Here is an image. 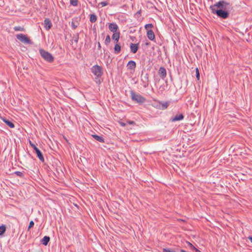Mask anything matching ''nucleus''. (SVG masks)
I'll use <instances>...</instances> for the list:
<instances>
[{
    "label": "nucleus",
    "instance_id": "nucleus-1",
    "mask_svg": "<svg viewBox=\"0 0 252 252\" xmlns=\"http://www.w3.org/2000/svg\"><path fill=\"white\" fill-rule=\"evenodd\" d=\"M211 13L219 18L226 19L229 17L230 11L233 9L232 4L225 0H220L209 7Z\"/></svg>",
    "mask_w": 252,
    "mask_h": 252
},
{
    "label": "nucleus",
    "instance_id": "nucleus-2",
    "mask_svg": "<svg viewBox=\"0 0 252 252\" xmlns=\"http://www.w3.org/2000/svg\"><path fill=\"white\" fill-rule=\"evenodd\" d=\"M131 98L132 101L139 104H143L145 102L146 99L142 95L139 94H136L134 91L131 90L130 92Z\"/></svg>",
    "mask_w": 252,
    "mask_h": 252
},
{
    "label": "nucleus",
    "instance_id": "nucleus-3",
    "mask_svg": "<svg viewBox=\"0 0 252 252\" xmlns=\"http://www.w3.org/2000/svg\"><path fill=\"white\" fill-rule=\"evenodd\" d=\"M39 52L41 57L47 62L52 63L54 61V57L53 56L43 49H40Z\"/></svg>",
    "mask_w": 252,
    "mask_h": 252
},
{
    "label": "nucleus",
    "instance_id": "nucleus-4",
    "mask_svg": "<svg viewBox=\"0 0 252 252\" xmlns=\"http://www.w3.org/2000/svg\"><path fill=\"white\" fill-rule=\"evenodd\" d=\"M91 72L95 76V79L100 78L103 74L102 67L98 65H94L91 68Z\"/></svg>",
    "mask_w": 252,
    "mask_h": 252
},
{
    "label": "nucleus",
    "instance_id": "nucleus-5",
    "mask_svg": "<svg viewBox=\"0 0 252 252\" xmlns=\"http://www.w3.org/2000/svg\"><path fill=\"white\" fill-rule=\"evenodd\" d=\"M16 38L21 42L26 44H32V42L31 39L26 35L24 34H18L16 35Z\"/></svg>",
    "mask_w": 252,
    "mask_h": 252
},
{
    "label": "nucleus",
    "instance_id": "nucleus-6",
    "mask_svg": "<svg viewBox=\"0 0 252 252\" xmlns=\"http://www.w3.org/2000/svg\"><path fill=\"white\" fill-rule=\"evenodd\" d=\"M141 84L143 86L144 88H146L149 86V74L146 73L144 76V78H141Z\"/></svg>",
    "mask_w": 252,
    "mask_h": 252
},
{
    "label": "nucleus",
    "instance_id": "nucleus-7",
    "mask_svg": "<svg viewBox=\"0 0 252 252\" xmlns=\"http://www.w3.org/2000/svg\"><path fill=\"white\" fill-rule=\"evenodd\" d=\"M158 74L159 75L161 79L164 80L166 77V70L164 67L161 66L159 67L158 71Z\"/></svg>",
    "mask_w": 252,
    "mask_h": 252
},
{
    "label": "nucleus",
    "instance_id": "nucleus-8",
    "mask_svg": "<svg viewBox=\"0 0 252 252\" xmlns=\"http://www.w3.org/2000/svg\"><path fill=\"white\" fill-rule=\"evenodd\" d=\"M169 105L168 101L159 102V105H157V108L161 110H165L167 109Z\"/></svg>",
    "mask_w": 252,
    "mask_h": 252
},
{
    "label": "nucleus",
    "instance_id": "nucleus-9",
    "mask_svg": "<svg viewBox=\"0 0 252 252\" xmlns=\"http://www.w3.org/2000/svg\"><path fill=\"white\" fill-rule=\"evenodd\" d=\"M44 28L47 31L49 30L52 27V23L48 18H46L44 21Z\"/></svg>",
    "mask_w": 252,
    "mask_h": 252
},
{
    "label": "nucleus",
    "instance_id": "nucleus-10",
    "mask_svg": "<svg viewBox=\"0 0 252 252\" xmlns=\"http://www.w3.org/2000/svg\"><path fill=\"white\" fill-rule=\"evenodd\" d=\"M184 118V116L183 114H179L176 115L175 117L171 118L170 119V121L171 122H174L176 121H181Z\"/></svg>",
    "mask_w": 252,
    "mask_h": 252
},
{
    "label": "nucleus",
    "instance_id": "nucleus-11",
    "mask_svg": "<svg viewBox=\"0 0 252 252\" xmlns=\"http://www.w3.org/2000/svg\"><path fill=\"white\" fill-rule=\"evenodd\" d=\"M130 52L133 54H135L139 49V43L134 44L130 43Z\"/></svg>",
    "mask_w": 252,
    "mask_h": 252
},
{
    "label": "nucleus",
    "instance_id": "nucleus-12",
    "mask_svg": "<svg viewBox=\"0 0 252 252\" xmlns=\"http://www.w3.org/2000/svg\"><path fill=\"white\" fill-rule=\"evenodd\" d=\"M108 28L111 32H113V33H116L118 30V26L116 23H112L109 25Z\"/></svg>",
    "mask_w": 252,
    "mask_h": 252
},
{
    "label": "nucleus",
    "instance_id": "nucleus-13",
    "mask_svg": "<svg viewBox=\"0 0 252 252\" xmlns=\"http://www.w3.org/2000/svg\"><path fill=\"white\" fill-rule=\"evenodd\" d=\"M35 152L36 153L37 155V157L38 158L42 161H44V158L43 157V156L42 155V153L39 150L38 148H36L34 150Z\"/></svg>",
    "mask_w": 252,
    "mask_h": 252
},
{
    "label": "nucleus",
    "instance_id": "nucleus-14",
    "mask_svg": "<svg viewBox=\"0 0 252 252\" xmlns=\"http://www.w3.org/2000/svg\"><path fill=\"white\" fill-rule=\"evenodd\" d=\"M147 36L149 39L153 41L155 39V35L154 32L152 30H148Z\"/></svg>",
    "mask_w": 252,
    "mask_h": 252
},
{
    "label": "nucleus",
    "instance_id": "nucleus-15",
    "mask_svg": "<svg viewBox=\"0 0 252 252\" xmlns=\"http://www.w3.org/2000/svg\"><path fill=\"white\" fill-rule=\"evenodd\" d=\"M50 240L49 236H45L41 240L40 242L44 246H47Z\"/></svg>",
    "mask_w": 252,
    "mask_h": 252
},
{
    "label": "nucleus",
    "instance_id": "nucleus-16",
    "mask_svg": "<svg viewBox=\"0 0 252 252\" xmlns=\"http://www.w3.org/2000/svg\"><path fill=\"white\" fill-rule=\"evenodd\" d=\"M92 136L94 138L95 140L101 143H104V139L103 136H99L96 134H92Z\"/></svg>",
    "mask_w": 252,
    "mask_h": 252
},
{
    "label": "nucleus",
    "instance_id": "nucleus-17",
    "mask_svg": "<svg viewBox=\"0 0 252 252\" xmlns=\"http://www.w3.org/2000/svg\"><path fill=\"white\" fill-rule=\"evenodd\" d=\"M127 66H128V68L130 69H134L136 67V64L134 61H130L128 62Z\"/></svg>",
    "mask_w": 252,
    "mask_h": 252
},
{
    "label": "nucleus",
    "instance_id": "nucleus-18",
    "mask_svg": "<svg viewBox=\"0 0 252 252\" xmlns=\"http://www.w3.org/2000/svg\"><path fill=\"white\" fill-rule=\"evenodd\" d=\"M3 121L10 128H14L15 127L14 124L11 121L6 118H3Z\"/></svg>",
    "mask_w": 252,
    "mask_h": 252
},
{
    "label": "nucleus",
    "instance_id": "nucleus-19",
    "mask_svg": "<svg viewBox=\"0 0 252 252\" xmlns=\"http://www.w3.org/2000/svg\"><path fill=\"white\" fill-rule=\"evenodd\" d=\"M121 47L119 44L117 43L115 44L114 47V53L116 54H119L121 52Z\"/></svg>",
    "mask_w": 252,
    "mask_h": 252
},
{
    "label": "nucleus",
    "instance_id": "nucleus-20",
    "mask_svg": "<svg viewBox=\"0 0 252 252\" xmlns=\"http://www.w3.org/2000/svg\"><path fill=\"white\" fill-rule=\"evenodd\" d=\"M112 38L117 43L119 41L120 38V32L114 33L112 35Z\"/></svg>",
    "mask_w": 252,
    "mask_h": 252
},
{
    "label": "nucleus",
    "instance_id": "nucleus-21",
    "mask_svg": "<svg viewBox=\"0 0 252 252\" xmlns=\"http://www.w3.org/2000/svg\"><path fill=\"white\" fill-rule=\"evenodd\" d=\"M90 21L92 23H94L97 20V16L95 14H92L89 15Z\"/></svg>",
    "mask_w": 252,
    "mask_h": 252
},
{
    "label": "nucleus",
    "instance_id": "nucleus-22",
    "mask_svg": "<svg viewBox=\"0 0 252 252\" xmlns=\"http://www.w3.org/2000/svg\"><path fill=\"white\" fill-rule=\"evenodd\" d=\"M6 231V226L5 225L2 224L0 226V236L2 235Z\"/></svg>",
    "mask_w": 252,
    "mask_h": 252
},
{
    "label": "nucleus",
    "instance_id": "nucleus-23",
    "mask_svg": "<svg viewBox=\"0 0 252 252\" xmlns=\"http://www.w3.org/2000/svg\"><path fill=\"white\" fill-rule=\"evenodd\" d=\"M78 25H79V23L77 21H76L75 22L73 21V19H72L71 25V27L73 29H76L77 28Z\"/></svg>",
    "mask_w": 252,
    "mask_h": 252
},
{
    "label": "nucleus",
    "instance_id": "nucleus-24",
    "mask_svg": "<svg viewBox=\"0 0 252 252\" xmlns=\"http://www.w3.org/2000/svg\"><path fill=\"white\" fill-rule=\"evenodd\" d=\"M13 29H14L15 31L24 32L25 30V29L23 27H21V26L14 27Z\"/></svg>",
    "mask_w": 252,
    "mask_h": 252
},
{
    "label": "nucleus",
    "instance_id": "nucleus-25",
    "mask_svg": "<svg viewBox=\"0 0 252 252\" xmlns=\"http://www.w3.org/2000/svg\"><path fill=\"white\" fill-rule=\"evenodd\" d=\"M79 38V33H77L73 35L72 40H73L76 43H77L78 42Z\"/></svg>",
    "mask_w": 252,
    "mask_h": 252
},
{
    "label": "nucleus",
    "instance_id": "nucleus-26",
    "mask_svg": "<svg viewBox=\"0 0 252 252\" xmlns=\"http://www.w3.org/2000/svg\"><path fill=\"white\" fill-rule=\"evenodd\" d=\"M111 39L109 35H107L106 37V38L104 41V43L106 45H108V44L110 42Z\"/></svg>",
    "mask_w": 252,
    "mask_h": 252
},
{
    "label": "nucleus",
    "instance_id": "nucleus-27",
    "mask_svg": "<svg viewBox=\"0 0 252 252\" xmlns=\"http://www.w3.org/2000/svg\"><path fill=\"white\" fill-rule=\"evenodd\" d=\"M78 0H70V3L71 5L76 6L78 5Z\"/></svg>",
    "mask_w": 252,
    "mask_h": 252
},
{
    "label": "nucleus",
    "instance_id": "nucleus-28",
    "mask_svg": "<svg viewBox=\"0 0 252 252\" xmlns=\"http://www.w3.org/2000/svg\"><path fill=\"white\" fill-rule=\"evenodd\" d=\"M163 252H176L174 249H170L168 248H163L162 250Z\"/></svg>",
    "mask_w": 252,
    "mask_h": 252
},
{
    "label": "nucleus",
    "instance_id": "nucleus-29",
    "mask_svg": "<svg viewBox=\"0 0 252 252\" xmlns=\"http://www.w3.org/2000/svg\"><path fill=\"white\" fill-rule=\"evenodd\" d=\"M14 173L21 178H24V174L20 171H15Z\"/></svg>",
    "mask_w": 252,
    "mask_h": 252
},
{
    "label": "nucleus",
    "instance_id": "nucleus-30",
    "mask_svg": "<svg viewBox=\"0 0 252 252\" xmlns=\"http://www.w3.org/2000/svg\"><path fill=\"white\" fill-rule=\"evenodd\" d=\"M154 27V26L153 24H146L145 25V29L146 30H149V29H150V28H152Z\"/></svg>",
    "mask_w": 252,
    "mask_h": 252
},
{
    "label": "nucleus",
    "instance_id": "nucleus-31",
    "mask_svg": "<svg viewBox=\"0 0 252 252\" xmlns=\"http://www.w3.org/2000/svg\"><path fill=\"white\" fill-rule=\"evenodd\" d=\"M108 4H109L108 1L107 0H106V1H102V2H100L98 4V5H101L102 7H104V6L107 5Z\"/></svg>",
    "mask_w": 252,
    "mask_h": 252
},
{
    "label": "nucleus",
    "instance_id": "nucleus-32",
    "mask_svg": "<svg viewBox=\"0 0 252 252\" xmlns=\"http://www.w3.org/2000/svg\"><path fill=\"white\" fill-rule=\"evenodd\" d=\"M188 245L191 249L195 250L196 252H200L197 249L195 248L194 246L192 245V244H191L190 243L188 242Z\"/></svg>",
    "mask_w": 252,
    "mask_h": 252
},
{
    "label": "nucleus",
    "instance_id": "nucleus-33",
    "mask_svg": "<svg viewBox=\"0 0 252 252\" xmlns=\"http://www.w3.org/2000/svg\"><path fill=\"white\" fill-rule=\"evenodd\" d=\"M196 70V77L198 80L200 79V74H199V71L197 68L195 69Z\"/></svg>",
    "mask_w": 252,
    "mask_h": 252
},
{
    "label": "nucleus",
    "instance_id": "nucleus-34",
    "mask_svg": "<svg viewBox=\"0 0 252 252\" xmlns=\"http://www.w3.org/2000/svg\"><path fill=\"white\" fill-rule=\"evenodd\" d=\"M34 224V222H33L32 220H31V221L30 222V223H29V227H28V231H29V230H30V229L33 226Z\"/></svg>",
    "mask_w": 252,
    "mask_h": 252
},
{
    "label": "nucleus",
    "instance_id": "nucleus-35",
    "mask_svg": "<svg viewBox=\"0 0 252 252\" xmlns=\"http://www.w3.org/2000/svg\"><path fill=\"white\" fill-rule=\"evenodd\" d=\"M141 9H140L139 11H138L135 14V16H137V18H139L140 16H141Z\"/></svg>",
    "mask_w": 252,
    "mask_h": 252
},
{
    "label": "nucleus",
    "instance_id": "nucleus-36",
    "mask_svg": "<svg viewBox=\"0 0 252 252\" xmlns=\"http://www.w3.org/2000/svg\"><path fill=\"white\" fill-rule=\"evenodd\" d=\"M29 144L30 146L33 149V150L35 149L37 147L36 146L32 143V141L29 140Z\"/></svg>",
    "mask_w": 252,
    "mask_h": 252
},
{
    "label": "nucleus",
    "instance_id": "nucleus-37",
    "mask_svg": "<svg viewBox=\"0 0 252 252\" xmlns=\"http://www.w3.org/2000/svg\"><path fill=\"white\" fill-rule=\"evenodd\" d=\"M127 123L131 125H133L135 124V122L133 121H127Z\"/></svg>",
    "mask_w": 252,
    "mask_h": 252
},
{
    "label": "nucleus",
    "instance_id": "nucleus-38",
    "mask_svg": "<svg viewBox=\"0 0 252 252\" xmlns=\"http://www.w3.org/2000/svg\"><path fill=\"white\" fill-rule=\"evenodd\" d=\"M99 78H98L97 79H95V82H96V83L98 84H101V80H100V79H99Z\"/></svg>",
    "mask_w": 252,
    "mask_h": 252
},
{
    "label": "nucleus",
    "instance_id": "nucleus-39",
    "mask_svg": "<svg viewBox=\"0 0 252 252\" xmlns=\"http://www.w3.org/2000/svg\"><path fill=\"white\" fill-rule=\"evenodd\" d=\"M120 124L121 126H126V124L125 123H123V122H120Z\"/></svg>",
    "mask_w": 252,
    "mask_h": 252
},
{
    "label": "nucleus",
    "instance_id": "nucleus-40",
    "mask_svg": "<svg viewBox=\"0 0 252 252\" xmlns=\"http://www.w3.org/2000/svg\"><path fill=\"white\" fill-rule=\"evenodd\" d=\"M248 239L250 240V241L252 243V236H250L248 237Z\"/></svg>",
    "mask_w": 252,
    "mask_h": 252
},
{
    "label": "nucleus",
    "instance_id": "nucleus-41",
    "mask_svg": "<svg viewBox=\"0 0 252 252\" xmlns=\"http://www.w3.org/2000/svg\"><path fill=\"white\" fill-rule=\"evenodd\" d=\"M100 48H101V45H100V43L98 42V49L99 50Z\"/></svg>",
    "mask_w": 252,
    "mask_h": 252
},
{
    "label": "nucleus",
    "instance_id": "nucleus-42",
    "mask_svg": "<svg viewBox=\"0 0 252 252\" xmlns=\"http://www.w3.org/2000/svg\"><path fill=\"white\" fill-rule=\"evenodd\" d=\"M146 45H149V43H148V42H147V43H146Z\"/></svg>",
    "mask_w": 252,
    "mask_h": 252
},
{
    "label": "nucleus",
    "instance_id": "nucleus-43",
    "mask_svg": "<svg viewBox=\"0 0 252 252\" xmlns=\"http://www.w3.org/2000/svg\"><path fill=\"white\" fill-rule=\"evenodd\" d=\"M142 75H143V72L141 74V77H142Z\"/></svg>",
    "mask_w": 252,
    "mask_h": 252
}]
</instances>
